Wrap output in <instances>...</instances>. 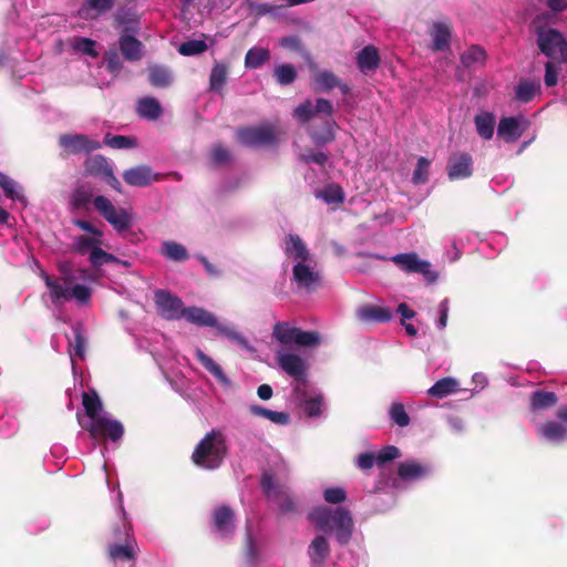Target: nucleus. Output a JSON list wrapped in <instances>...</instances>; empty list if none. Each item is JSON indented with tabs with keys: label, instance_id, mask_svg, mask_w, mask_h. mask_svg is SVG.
I'll return each instance as SVG.
<instances>
[{
	"label": "nucleus",
	"instance_id": "nucleus-1",
	"mask_svg": "<svg viewBox=\"0 0 567 567\" xmlns=\"http://www.w3.org/2000/svg\"><path fill=\"white\" fill-rule=\"evenodd\" d=\"M93 202L94 208L99 214L117 231H124L132 227V215L125 208L116 209L112 202L99 195L93 198V194L84 186H78L72 193V205L76 209H84Z\"/></svg>",
	"mask_w": 567,
	"mask_h": 567
},
{
	"label": "nucleus",
	"instance_id": "nucleus-2",
	"mask_svg": "<svg viewBox=\"0 0 567 567\" xmlns=\"http://www.w3.org/2000/svg\"><path fill=\"white\" fill-rule=\"evenodd\" d=\"M309 519L318 530L333 533L340 545L349 544L352 538L354 522L346 507H317L309 514Z\"/></svg>",
	"mask_w": 567,
	"mask_h": 567
},
{
	"label": "nucleus",
	"instance_id": "nucleus-3",
	"mask_svg": "<svg viewBox=\"0 0 567 567\" xmlns=\"http://www.w3.org/2000/svg\"><path fill=\"white\" fill-rule=\"evenodd\" d=\"M228 453L226 436L221 431L213 429L196 444L190 460L199 468L215 471L225 463Z\"/></svg>",
	"mask_w": 567,
	"mask_h": 567
},
{
	"label": "nucleus",
	"instance_id": "nucleus-4",
	"mask_svg": "<svg viewBox=\"0 0 567 567\" xmlns=\"http://www.w3.org/2000/svg\"><path fill=\"white\" fill-rule=\"evenodd\" d=\"M535 34L537 47L543 54L557 63L567 62V41L560 31L538 25Z\"/></svg>",
	"mask_w": 567,
	"mask_h": 567
},
{
	"label": "nucleus",
	"instance_id": "nucleus-5",
	"mask_svg": "<svg viewBox=\"0 0 567 567\" xmlns=\"http://www.w3.org/2000/svg\"><path fill=\"white\" fill-rule=\"evenodd\" d=\"M237 141L248 147L271 146L278 144V136L271 124L244 126L236 132Z\"/></svg>",
	"mask_w": 567,
	"mask_h": 567
},
{
	"label": "nucleus",
	"instance_id": "nucleus-6",
	"mask_svg": "<svg viewBox=\"0 0 567 567\" xmlns=\"http://www.w3.org/2000/svg\"><path fill=\"white\" fill-rule=\"evenodd\" d=\"M291 280L296 284L298 289L313 292L321 286L322 276L320 271L316 269V262L312 259V261L295 264Z\"/></svg>",
	"mask_w": 567,
	"mask_h": 567
},
{
	"label": "nucleus",
	"instance_id": "nucleus-7",
	"mask_svg": "<svg viewBox=\"0 0 567 567\" xmlns=\"http://www.w3.org/2000/svg\"><path fill=\"white\" fill-rule=\"evenodd\" d=\"M84 171L86 175L100 177L115 192L122 193V185L114 175L112 165L105 156L101 154L89 156L84 161Z\"/></svg>",
	"mask_w": 567,
	"mask_h": 567
},
{
	"label": "nucleus",
	"instance_id": "nucleus-8",
	"mask_svg": "<svg viewBox=\"0 0 567 567\" xmlns=\"http://www.w3.org/2000/svg\"><path fill=\"white\" fill-rule=\"evenodd\" d=\"M91 437L97 439H107L112 442H118L124 435V426L117 420H112L105 416H100L94 421H90L89 424L82 425Z\"/></svg>",
	"mask_w": 567,
	"mask_h": 567
},
{
	"label": "nucleus",
	"instance_id": "nucleus-9",
	"mask_svg": "<svg viewBox=\"0 0 567 567\" xmlns=\"http://www.w3.org/2000/svg\"><path fill=\"white\" fill-rule=\"evenodd\" d=\"M391 260L405 272L422 274L431 284L437 279V274L431 269V264L420 259L416 252L398 254Z\"/></svg>",
	"mask_w": 567,
	"mask_h": 567
},
{
	"label": "nucleus",
	"instance_id": "nucleus-10",
	"mask_svg": "<svg viewBox=\"0 0 567 567\" xmlns=\"http://www.w3.org/2000/svg\"><path fill=\"white\" fill-rule=\"evenodd\" d=\"M154 302L157 313L166 320H178L183 318L185 308L181 298L167 290L158 289L154 293Z\"/></svg>",
	"mask_w": 567,
	"mask_h": 567
},
{
	"label": "nucleus",
	"instance_id": "nucleus-11",
	"mask_svg": "<svg viewBox=\"0 0 567 567\" xmlns=\"http://www.w3.org/2000/svg\"><path fill=\"white\" fill-rule=\"evenodd\" d=\"M59 145L66 156L81 153H91L101 148V143L85 134H62L59 137Z\"/></svg>",
	"mask_w": 567,
	"mask_h": 567
},
{
	"label": "nucleus",
	"instance_id": "nucleus-12",
	"mask_svg": "<svg viewBox=\"0 0 567 567\" xmlns=\"http://www.w3.org/2000/svg\"><path fill=\"white\" fill-rule=\"evenodd\" d=\"M213 530L220 538H229L235 533V512L228 505H220L212 513Z\"/></svg>",
	"mask_w": 567,
	"mask_h": 567
},
{
	"label": "nucleus",
	"instance_id": "nucleus-13",
	"mask_svg": "<svg viewBox=\"0 0 567 567\" xmlns=\"http://www.w3.org/2000/svg\"><path fill=\"white\" fill-rule=\"evenodd\" d=\"M128 32H137V27H125L118 38V48L126 61L136 62L144 56V44Z\"/></svg>",
	"mask_w": 567,
	"mask_h": 567
},
{
	"label": "nucleus",
	"instance_id": "nucleus-14",
	"mask_svg": "<svg viewBox=\"0 0 567 567\" xmlns=\"http://www.w3.org/2000/svg\"><path fill=\"white\" fill-rule=\"evenodd\" d=\"M446 171L450 181L468 178L473 174V157L468 153H454L449 157Z\"/></svg>",
	"mask_w": 567,
	"mask_h": 567
},
{
	"label": "nucleus",
	"instance_id": "nucleus-15",
	"mask_svg": "<svg viewBox=\"0 0 567 567\" xmlns=\"http://www.w3.org/2000/svg\"><path fill=\"white\" fill-rule=\"evenodd\" d=\"M284 252L287 258L297 262L312 261V256L306 243L299 235L288 234L284 238Z\"/></svg>",
	"mask_w": 567,
	"mask_h": 567
},
{
	"label": "nucleus",
	"instance_id": "nucleus-16",
	"mask_svg": "<svg viewBox=\"0 0 567 567\" xmlns=\"http://www.w3.org/2000/svg\"><path fill=\"white\" fill-rule=\"evenodd\" d=\"M123 179L130 186L145 187L153 182L159 181L161 175L153 173L152 168L147 165H140L124 171Z\"/></svg>",
	"mask_w": 567,
	"mask_h": 567
},
{
	"label": "nucleus",
	"instance_id": "nucleus-17",
	"mask_svg": "<svg viewBox=\"0 0 567 567\" xmlns=\"http://www.w3.org/2000/svg\"><path fill=\"white\" fill-rule=\"evenodd\" d=\"M280 368L297 381L306 377L307 365L301 357L295 353L281 354L278 359Z\"/></svg>",
	"mask_w": 567,
	"mask_h": 567
},
{
	"label": "nucleus",
	"instance_id": "nucleus-18",
	"mask_svg": "<svg viewBox=\"0 0 567 567\" xmlns=\"http://www.w3.org/2000/svg\"><path fill=\"white\" fill-rule=\"evenodd\" d=\"M43 279L47 288L49 289L50 300L54 306H59L64 301H69L70 288L66 284H62L59 279H55L47 274H43ZM64 281H71V279L64 278Z\"/></svg>",
	"mask_w": 567,
	"mask_h": 567
},
{
	"label": "nucleus",
	"instance_id": "nucleus-19",
	"mask_svg": "<svg viewBox=\"0 0 567 567\" xmlns=\"http://www.w3.org/2000/svg\"><path fill=\"white\" fill-rule=\"evenodd\" d=\"M380 54L378 49L372 45H365L357 54V65L362 73L375 71L380 65Z\"/></svg>",
	"mask_w": 567,
	"mask_h": 567
},
{
	"label": "nucleus",
	"instance_id": "nucleus-20",
	"mask_svg": "<svg viewBox=\"0 0 567 567\" xmlns=\"http://www.w3.org/2000/svg\"><path fill=\"white\" fill-rule=\"evenodd\" d=\"M308 555L315 566L321 567L330 555V546L323 535L316 536L308 548Z\"/></svg>",
	"mask_w": 567,
	"mask_h": 567
},
{
	"label": "nucleus",
	"instance_id": "nucleus-21",
	"mask_svg": "<svg viewBox=\"0 0 567 567\" xmlns=\"http://www.w3.org/2000/svg\"><path fill=\"white\" fill-rule=\"evenodd\" d=\"M109 556L114 561H133L136 558L133 539L112 543L109 545Z\"/></svg>",
	"mask_w": 567,
	"mask_h": 567
},
{
	"label": "nucleus",
	"instance_id": "nucleus-22",
	"mask_svg": "<svg viewBox=\"0 0 567 567\" xmlns=\"http://www.w3.org/2000/svg\"><path fill=\"white\" fill-rule=\"evenodd\" d=\"M524 130L515 117H503L497 127L498 137L507 143L516 142L523 135Z\"/></svg>",
	"mask_w": 567,
	"mask_h": 567
},
{
	"label": "nucleus",
	"instance_id": "nucleus-23",
	"mask_svg": "<svg viewBox=\"0 0 567 567\" xmlns=\"http://www.w3.org/2000/svg\"><path fill=\"white\" fill-rule=\"evenodd\" d=\"M136 112L142 118L156 121L162 116L163 107L157 99L146 96L137 101Z\"/></svg>",
	"mask_w": 567,
	"mask_h": 567
},
{
	"label": "nucleus",
	"instance_id": "nucleus-24",
	"mask_svg": "<svg viewBox=\"0 0 567 567\" xmlns=\"http://www.w3.org/2000/svg\"><path fill=\"white\" fill-rule=\"evenodd\" d=\"M317 89L316 91L329 92L334 87H339L343 94H348L350 86L342 83L341 80L330 71L319 72L315 78Z\"/></svg>",
	"mask_w": 567,
	"mask_h": 567
},
{
	"label": "nucleus",
	"instance_id": "nucleus-25",
	"mask_svg": "<svg viewBox=\"0 0 567 567\" xmlns=\"http://www.w3.org/2000/svg\"><path fill=\"white\" fill-rule=\"evenodd\" d=\"M148 82L157 89L168 87L173 82V74L167 66L152 64L147 66Z\"/></svg>",
	"mask_w": 567,
	"mask_h": 567
},
{
	"label": "nucleus",
	"instance_id": "nucleus-26",
	"mask_svg": "<svg viewBox=\"0 0 567 567\" xmlns=\"http://www.w3.org/2000/svg\"><path fill=\"white\" fill-rule=\"evenodd\" d=\"M451 27L444 22H434L431 29L432 49L434 51H444L450 47Z\"/></svg>",
	"mask_w": 567,
	"mask_h": 567
},
{
	"label": "nucleus",
	"instance_id": "nucleus-27",
	"mask_svg": "<svg viewBox=\"0 0 567 567\" xmlns=\"http://www.w3.org/2000/svg\"><path fill=\"white\" fill-rule=\"evenodd\" d=\"M74 339L73 341H69L68 351L70 353L71 359L74 357L78 359H84L85 349H86V338L84 336L83 324L81 322H76L72 327Z\"/></svg>",
	"mask_w": 567,
	"mask_h": 567
},
{
	"label": "nucleus",
	"instance_id": "nucleus-28",
	"mask_svg": "<svg viewBox=\"0 0 567 567\" xmlns=\"http://www.w3.org/2000/svg\"><path fill=\"white\" fill-rule=\"evenodd\" d=\"M183 318L187 321L195 323L202 327H217V320L213 313L209 311L198 308V307H189L185 308Z\"/></svg>",
	"mask_w": 567,
	"mask_h": 567
},
{
	"label": "nucleus",
	"instance_id": "nucleus-29",
	"mask_svg": "<svg viewBox=\"0 0 567 567\" xmlns=\"http://www.w3.org/2000/svg\"><path fill=\"white\" fill-rule=\"evenodd\" d=\"M115 0H85L80 9V16L85 19H93L110 11Z\"/></svg>",
	"mask_w": 567,
	"mask_h": 567
},
{
	"label": "nucleus",
	"instance_id": "nucleus-30",
	"mask_svg": "<svg viewBox=\"0 0 567 567\" xmlns=\"http://www.w3.org/2000/svg\"><path fill=\"white\" fill-rule=\"evenodd\" d=\"M358 316L364 322H388L392 318L388 308L379 306H364L360 308Z\"/></svg>",
	"mask_w": 567,
	"mask_h": 567
},
{
	"label": "nucleus",
	"instance_id": "nucleus-31",
	"mask_svg": "<svg viewBox=\"0 0 567 567\" xmlns=\"http://www.w3.org/2000/svg\"><path fill=\"white\" fill-rule=\"evenodd\" d=\"M82 405L86 416L90 417L91 421L101 416L100 412L103 410V403L96 390L91 389L82 393Z\"/></svg>",
	"mask_w": 567,
	"mask_h": 567
},
{
	"label": "nucleus",
	"instance_id": "nucleus-32",
	"mask_svg": "<svg viewBox=\"0 0 567 567\" xmlns=\"http://www.w3.org/2000/svg\"><path fill=\"white\" fill-rule=\"evenodd\" d=\"M540 91V83L520 79L515 87V99L522 103L530 102L534 96Z\"/></svg>",
	"mask_w": 567,
	"mask_h": 567
},
{
	"label": "nucleus",
	"instance_id": "nucleus-33",
	"mask_svg": "<svg viewBox=\"0 0 567 567\" xmlns=\"http://www.w3.org/2000/svg\"><path fill=\"white\" fill-rule=\"evenodd\" d=\"M558 401L556 393L544 390L534 391L530 394V410L540 411L554 406Z\"/></svg>",
	"mask_w": 567,
	"mask_h": 567
},
{
	"label": "nucleus",
	"instance_id": "nucleus-34",
	"mask_svg": "<svg viewBox=\"0 0 567 567\" xmlns=\"http://www.w3.org/2000/svg\"><path fill=\"white\" fill-rule=\"evenodd\" d=\"M540 435L547 441L563 442L567 440V430L555 421H547L539 427Z\"/></svg>",
	"mask_w": 567,
	"mask_h": 567
},
{
	"label": "nucleus",
	"instance_id": "nucleus-35",
	"mask_svg": "<svg viewBox=\"0 0 567 567\" xmlns=\"http://www.w3.org/2000/svg\"><path fill=\"white\" fill-rule=\"evenodd\" d=\"M196 357L199 360V362L202 363V365L208 372H210L217 379V381L219 383H221L223 385H227V386L230 384V381L227 378V375L224 373L221 367L219 364H217L210 357L205 354L199 349L196 351Z\"/></svg>",
	"mask_w": 567,
	"mask_h": 567
},
{
	"label": "nucleus",
	"instance_id": "nucleus-36",
	"mask_svg": "<svg viewBox=\"0 0 567 567\" xmlns=\"http://www.w3.org/2000/svg\"><path fill=\"white\" fill-rule=\"evenodd\" d=\"M427 473L426 467L414 461L402 462L398 466V475L403 481H413L423 477Z\"/></svg>",
	"mask_w": 567,
	"mask_h": 567
},
{
	"label": "nucleus",
	"instance_id": "nucleus-37",
	"mask_svg": "<svg viewBox=\"0 0 567 567\" xmlns=\"http://www.w3.org/2000/svg\"><path fill=\"white\" fill-rule=\"evenodd\" d=\"M458 382L452 378H444L435 382L427 391L429 395L443 399L457 391Z\"/></svg>",
	"mask_w": 567,
	"mask_h": 567
},
{
	"label": "nucleus",
	"instance_id": "nucleus-38",
	"mask_svg": "<svg viewBox=\"0 0 567 567\" xmlns=\"http://www.w3.org/2000/svg\"><path fill=\"white\" fill-rule=\"evenodd\" d=\"M476 131L484 140H491L494 134L495 117L492 113H481L474 118Z\"/></svg>",
	"mask_w": 567,
	"mask_h": 567
},
{
	"label": "nucleus",
	"instance_id": "nucleus-39",
	"mask_svg": "<svg viewBox=\"0 0 567 567\" xmlns=\"http://www.w3.org/2000/svg\"><path fill=\"white\" fill-rule=\"evenodd\" d=\"M270 60V51L266 48H251L245 55L247 69H258Z\"/></svg>",
	"mask_w": 567,
	"mask_h": 567
},
{
	"label": "nucleus",
	"instance_id": "nucleus-40",
	"mask_svg": "<svg viewBox=\"0 0 567 567\" xmlns=\"http://www.w3.org/2000/svg\"><path fill=\"white\" fill-rule=\"evenodd\" d=\"M228 76V66L225 63L217 62L214 64L209 75V89L219 92L225 85Z\"/></svg>",
	"mask_w": 567,
	"mask_h": 567
},
{
	"label": "nucleus",
	"instance_id": "nucleus-41",
	"mask_svg": "<svg viewBox=\"0 0 567 567\" xmlns=\"http://www.w3.org/2000/svg\"><path fill=\"white\" fill-rule=\"evenodd\" d=\"M0 187L2 188L4 195L18 202H24L23 194L19 190L18 183L8 176L7 174L0 172Z\"/></svg>",
	"mask_w": 567,
	"mask_h": 567
},
{
	"label": "nucleus",
	"instance_id": "nucleus-42",
	"mask_svg": "<svg viewBox=\"0 0 567 567\" xmlns=\"http://www.w3.org/2000/svg\"><path fill=\"white\" fill-rule=\"evenodd\" d=\"M486 59L485 50L480 45H472L461 55V63L465 68H472L476 64L484 63Z\"/></svg>",
	"mask_w": 567,
	"mask_h": 567
},
{
	"label": "nucleus",
	"instance_id": "nucleus-43",
	"mask_svg": "<svg viewBox=\"0 0 567 567\" xmlns=\"http://www.w3.org/2000/svg\"><path fill=\"white\" fill-rule=\"evenodd\" d=\"M249 411L256 416H262L277 424L285 425L289 422V415L285 412L272 411L260 405H250Z\"/></svg>",
	"mask_w": 567,
	"mask_h": 567
},
{
	"label": "nucleus",
	"instance_id": "nucleus-44",
	"mask_svg": "<svg viewBox=\"0 0 567 567\" xmlns=\"http://www.w3.org/2000/svg\"><path fill=\"white\" fill-rule=\"evenodd\" d=\"M99 237H87L84 235L75 237L73 244L70 247V251L84 256L89 250H93V247L101 245Z\"/></svg>",
	"mask_w": 567,
	"mask_h": 567
},
{
	"label": "nucleus",
	"instance_id": "nucleus-45",
	"mask_svg": "<svg viewBox=\"0 0 567 567\" xmlns=\"http://www.w3.org/2000/svg\"><path fill=\"white\" fill-rule=\"evenodd\" d=\"M162 254L171 260L174 261H185L189 258L187 249L175 241H165L163 245Z\"/></svg>",
	"mask_w": 567,
	"mask_h": 567
},
{
	"label": "nucleus",
	"instance_id": "nucleus-46",
	"mask_svg": "<svg viewBox=\"0 0 567 567\" xmlns=\"http://www.w3.org/2000/svg\"><path fill=\"white\" fill-rule=\"evenodd\" d=\"M274 76L280 85H289L297 79V70L290 63L277 65L274 69Z\"/></svg>",
	"mask_w": 567,
	"mask_h": 567
},
{
	"label": "nucleus",
	"instance_id": "nucleus-47",
	"mask_svg": "<svg viewBox=\"0 0 567 567\" xmlns=\"http://www.w3.org/2000/svg\"><path fill=\"white\" fill-rule=\"evenodd\" d=\"M299 328H290L287 323L278 322L274 327V337L282 344L295 343Z\"/></svg>",
	"mask_w": 567,
	"mask_h": 567
},
{
	"label": "nucleus",
	"instance_id": "nucleus-48",
	"mask_svg": "<svg viewBox=\"0 0 567 567\" xmlns=\"http://www.w3.org/2000/svg\"><path fill=\"white\" fill-rule=\"evenodd\" d=\"M327 204H341L344 200V193L339 184L327 185L319 194Z\"/></svg>",
	"mask_w": 567,
	"mask_h": 567
},
{
	"label": "nucleus",
	"instance_id": "nucleus-49",
	"mask_svg": "<svg viewBox=\"0 0 567 567\" xmlns=\"http://www.w3.org/2000/svg\"><path fill=\"white\" fill-rule=\"evenodd\" d=\"M389 416L391 421L400 427H405L410 424V416L405 411V408L400 402H394L389 409Z\"/></svg>",
	"mask_w": 567,
	"mask_h": 567
},
{
	"label": "nucleus",
	"instance_id": "nucleus-50",
	"mask_svg": "<svg viewBox=\"0 0 567 567\" xmlns=\"http://www.w3.org/2000/svg\"><path fill=\"white\" fill-rule=\"evenodd\" d=\"M336 123L331 120L324 122V128L322 131H313L311 138L317 145H324L334 141L336 136L333 133V126Z\"/></svg>",
	"mask_w": 567,
	"mask_h": 567
},
{
	"label": "nucleus",
	"instance_id": "nucleus-51",
	"mask_svg": "<svg viewBox=\"0 0 567 567\" xmlns=\"http://www.w3.org/2000/svg\"><path fill=\"white\" fill-rule=\"evenodd\" d=\"M92 290L90 287L76 284L69 291V300L75 299L79 305L86 306L90 303Z\"/></svg>",
	"mask_w": 567,
	"mask_h": 567
},
{
	"label": "nucleus",
	"instance_id": "nucleus-52",
	"mask_svg": "<svg viewBox=\"0 0 567 567\" xmlns=\"http://www.w3.org/2000/svg\"><path fill=\"white\" fill-rule=\"evenodd\" d=\"M104 144L116 150L132 148L136 145L135 140L124 135H112L107 133L104 136Z\"/></svg>",
	"mask_w": 567,
	"mask_h": 567
},
{
	"label": "nucleus",
	"instance_id": "nucleus-53",
	"mask_svg": "<svg viewBox=\"0 0 567 567\" xmlns=\"http://www.w3.org/2000/svg\"><path fill=\"white\" fill-rule=\"evenodd\" d=\"M210 162L215 166H224L231 162V154L221 144H215L210 151Z\"/></svg>",
	"mask_w": 567,
	"mask_h": 567
},
{
	"label": "nucleus",
	"instance_id": "nucleus-54",
	"mask_svg": "<svg viewBox=\"0 0 567 567\" xmlns=\"http://www.w3.org/2000/svg\"><path fill=\"white\" fill-rule=\"evenodd\" d=\"M207 50V44L203 40H190L179 45L178 52L182 55H195L203 53Z\"/></svg>",
	"mask_w": 567,
	"mask_h": 567
},
{
	"label": "nucleus",
	"instance_id": "nucleus-55",
	"mask_svg": "<svg viewBox=\"0 0 567 567\" xmlns=\"http://www.w3.org/2000/svg\"><path fill=\"white\" fill-rule=\"evenodd\" d=\"M430 161L423 156L419 157L416 167L413 172L412 181L414 184H424L429 179Z\"/></svg>",
	"mask_w": 567,
	"mask_h": 567
},
{
	"label": "nucleus",
	"instance_id": "nucleus-56",
	"mask_svg": "<svg viewBox=\"0 0 567 567\" xmlns=\"http://www.w3.org/2000/svg\"><path fill=\"white\" fill-rule=\"evenodd\" d=\"M260 485L262 492L268 498L279 497L281 495V487L276 486L271 474L265 473L261 476Z\"/></svg>",
	"mask_w": 567,
	"mask_h": 567
},
{
	"label": "nucleus",
	"instance_id": "nucleus-57",
	"mask_svg": "<svg viewBox=\"0 0 567 567\" xmlns=\"http://www.w3.org/2000/svg\"><path fill=\"white\" fill-rule=\"evenodd\" d=\"M323 396L317 395L315 398L305 400L303 411L309 417L320 416L322 413Z\"/></svg>",
	"mask_w": 567,
	"mask_h": 567
},
{
	"label": "nucleus",
	"instance_id": "nucleus-58",
	"mask_svg": "<svg viewBox=\"0 0 567 567\" xmlns=\"http://www.w3.org/2000/svg\"><path fill=\"white\" fill-rule=\"evenodd\" d=\"M295 343L301 347H315L320 343V336L316 331H302L299 329Z\"/></svg>",
	"mask_w": 567,
	"mask_h": 567
},
{
	"label": "nucleus",
	"instance_id": "nucleus-59",
	"mask_svg": "<svg viewBox=\"0 0 567 567\" xmlns=\"http://www.w3.org/2000/svg\"><path fill=\"white\" fill-rule=\"evenodd\" d=\"M104 61L106 64V70L114 74L118 75L123 69V63L120 59L118 53L115 50H110L104 54Z\"/></svg>",
	"mask_w": 567,
	"mask_h": 567
},
{
	"label": "nucleus",
	"instance_id": "nucleus-60",
	"mask_svg": "<svg viewBox=\"0 0 567 567\" xmlns=\"http://www.w3.org/2000/svg\"><path fill=\"white\" fill-rule=\"evenodd\" d=\"M111 538L114 540V543H120L124 540L132 539L130 534V528L127 527L124 519H120L117 523H115L111 528Z\"/></svg>",
	"mask_w": 567,
	"mask_h": 567
},
{
	"label": "nucleus",
	"instance_id": "nucleus-61",
	"mask_svg": "<svg viewBox=\"0 0 567 567\" xmlns=\"http://www.w3.org/2000/svg\"><path fill=\"white\" fill-rule=\"evenodd\" d=\"M323 498L329 504L338 505L347 499V493L341 487H329L324 489Z\"/></svg>",
	"mask_w": 567,
	"mask_h": 567
},
{
	"label": "nucleus",
	"instance_id": "nucleus-62",
	"mask_svg": "<svg viewBox=\"0 0 567 567\" xmlns=\"http://www.w3.org/2000/svg\"><path fill=\"white\" fill-rule=\"evenodd\" d=\"M400 456V450L396 446L388 445L383 447L377 455V464L382 466L383 464L391 462Z\"/></svg>",
	"mask_w": 567,
	"mask_h": 567
},
{
	"label": "nucleus",
	"instance_id": "nucleus-63",
	"mask_svg": "<svg viewBox=\"0 0 567 567\" xmlns=\"http://www.w3.org/2000/svg\"><path fill=\"white\" fill-rule=\"evenodd\" d=\"M218 331L224 334L226 338L230 339L231 341L236 342L238 346H240L243 349H250L248 340L241 336L239 332L224 326H217Z\"/></svg>",
	"mask_w": 567,
	"mask_h": 567
},
{
	"label": "nucleus",
	"instance_id": "nucleus-64",
	"mask_svg": "<svg viewBox=\"0 0 567 567\" xmlns=\"http://www.w3.org/2000/svg\"><path fill=\"white\" fill-rule=\"evenodd\" d=\"M295 115L296 117H298V120H300L303 123L309 122L315 115V110L311 101L307 100L299 106H297L295 110Z\"/></svg>",
	"mask_w": 567,
	"mask_h": 567
}]
</instances>
